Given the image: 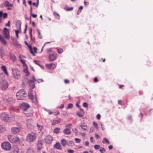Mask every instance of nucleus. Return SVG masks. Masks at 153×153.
I'll return each mask as SVG.
<instances>
[{
  "mask_svg": "<svg viewBox=\"0 0 153 153\" xmlns=\"http://www.w3.org/2000/svg\"><path fill=\"white\" fill-rule=\"evenodd\" d=\"M19 58L20 59V62L22 63L23 65L24 66H26L27 65L25 63L26 60L25 59H21V55H19Z\"/></svg>",
  "mask_w": 153,
  "mask_h": 153,
  "instance_id": "c756f323",
  "label": "nucleus"
},
{
  "mask_svg": "<svg viewBox=\"0 0 153 153\" xmlns=\"http://www.w3.org/2000/svg\"><path fill=\"white\" fill-rule=\"evenodd\" d=\"M31 15L32 16L33 18H36L37 16V15L36 14H33V13H31Z\"/></svg>",
  "mask_w": 153,
  "mask_h": 153,
  "instance_id": "052dcab7",
  "label": "nucleus"
},
{
  "mask_svg": "<svg viewBox=\"0 0 153 153\" xmlns=\"http://www.w3.org/2000/svg\"><path fill=\"white\" fill-rule=\"evenodd\" d=\"M0 55L2 56H4L5 55L4 50L2 47L0 48Z\"/></svg>",
  "mask_w": 153,
  "mask_h": 153,
  "instance_id": "c85d7f7f",
  "label": "nucleus"
},
{
  "mask_svg": "<svg viewBox=\"0 0 153 153\" xmlns=\"http://www.w3.org/2000/svg\"><path fill=\"white\" fill-rule=\"evenodd\" d=\"M0 41L4 45L7 44V42L2 37L1 35H0Z\"/></svg>",
  "mask_w": 153,
  "mask_h": 153,
  "instance_id": "cd10ccee",
  "label": "nucleus"
},
{
  "mask_svg": "<svg viewBox=\"0 0 153 153\" xmlns=\"http://www.w3.org/2000/svg\"><path fill=\"white\" fill-rule=\"evenodd\" d=\"M102 142L104 144L106 143L107 144H110V142L105 137L103 139Z\"/></svg>",
  "mask_w": 153,
  "mask_h": 153,
  "instance_id": "a878e982",
  "label": "nucleus"
},
{
  "mask_svg": "<svg viewBox=\"0 0 153 153\" xmlns=\"http://www.w3.org/2000/svg\"><path fill=\"white\" fill-rule=\"evenodd\" d=\"M4 6L5 7H7V10H11L13 6V4L10 3L8 1H5L4 4Z\"/></svg>",
  "mask_w": 153,
  "mask_h": 153,
  "instance_id": "0eeeda50",
  "label": "nucleus"
},
{
  "mask_svg": "<svg viewBox=\"0 0 153 153\" xmlns=\"http://www.w3.org/2000/svg\"><path fill=\"white\" fill-rule=\"evenodd\" d=\"M47 111L48 112V114L49 115H51L53 113V112L50 110H47Z\"/></svg>",
  "mask_w": 153,
  "mask_h": 153,
  "instance_id": "69168bd1",
  "label": "nucleus"
},
{
  "mask_svg": "<svg viewBox=\"0 0 153 153\" xmlns=\"http://www.w3.org/2000/svg\"><path fill=\"white\" fill-rule=\"evenodd\" d=\"M65 9L67 11H69L72 10L73 9V7H71L70 8H68V7H65Z\"/></svg>",
  "mask_w": 153,
  "mask_h": 153,
  "instance_id": "ea45409f",
  "label": "nucleus"
},
{
  "mask_svg": "<svg viewBox=\"0 0 153 153\" xmlns=\"http://www.w3.org/2000/svg\"><path fill=\"white\" fill-rule=\"evenodd\" d=\"M15 100L12 98H10L6 100V102L9 103L10 104H12L15 102Z\"/></svg>",
  "mask_w": 153,
  "mask_h": 153,
  "instance_id": "f3484780",
  "label": "nucleus"
},
{
  "mask_svg": "<svg viewBox=\"0 0 153 153\" xmlns=\"http://www.w3.org/2000/svg\"><path fill=\"white\" fill-rule=\"evenodd\" d=\"M84 130L86 131L87 130L88 127L87 125L85 123L82 124L80 126Z\"/></svg>",
  "mask_w": 153,
  "mask_h": 153,
  "instance_id": "393cba45",
  "label": "nucleus"
},
{
  "mask_svg": "<svg viewBox=\"0 0 153 153\" xmlns=\"http://www.w3.org/2000/svg\"><path fill=\"white\" fill-rule=\"evenodd\" d=\"M97 118L98 120H100L101 117V115L100 114H98L97 115Z\"/></svg>",
  "mask_w": 153,
  "mask_h": 153,
  "instance_id": "13d9d810",
  "label": "nucleus"
},
{
  "mask_svg": "<svg viewBox=\"0 0 153 153\" xmlns=\"http://www.w3.org/2000/svg\"><path fill=\"white\" fill-rule=\"evenodd\" d=\"M12 150L14 153H18L19 151V149L16 146H14Z\"/></svg>",
  "mask_w": 153,
  "mask_h": 153,
  "instance_id": "a211bd4d",
  "label": "nucleus"
},
{
  "mask_svg": "<svg viewBox=\"0 0 153 153\" xmlns=\"http://www.w3.org/2000/svg\"><path fill=\"white\" fill-rule=\"evenodd\" d=\"M0 88L2 90H6L8 88L9 83L5 80L0 79Z\"/></svg>",
  "mask_w": 153,
  "mask_h": 153,
  "instance_id": "7ed1b4c3",
  "label": "nucleus"
},
{
  "mask_svg": "<svg viewBox=\"0 0 153 153\" xmlns=\"http://www.w3.org/2000/svg\"><path fill=\"white\" fill-rule=\"evenodd\" d=\"M56 48L59 53L60 54L62 53L63 51V49L62 48Z\"/></svg>",
  "mask_w": 153,
  "mask_h": 153,
  "instance_id": "c9c22d12",
  "label": "nucleus"
},
{
  "mask_svg": "<svg viewBox=\"0 0 153 153\" xmlns=\"http://www.w3.org/2000/svg\"><path fill=\"white\" fill-rule=\"evenodd\" d=\"M67 152L68 153H74V151L71 149H68V150Z\"/></svg>",
  "mask_w": 153,
  "mask_h": 153,
  "instance_id": "09e8293b",
  "label": "nucleus"
},
{
  "mask_svg": "<svg viewBox=\"0 0 153 153\" xmlns=\"http://www.w3.org/2000/svg\"><path fill=\"white\" fill-rule=\"evenodd\" d=\"M28 96L29 98L31 100H33L34 98V96L33 94L32 91V90H30L28 93Z\"/></svg>",
  "mask_w": 153,
  "mask_h": 153,
  "instance_id": "aec40b11",
  "label": "nucleus"
},
{
  "mask_svg": "<svg viewBox=\"0 0 153 153\" xmlns=\"http://www.w3.org/2000/svg\"><path fill=\"white\" fill-rule=\"evenodd\" d=\"M46 66L48 69H53L55 67V65L53 63L47 64Z\"/></svg>",
  "mask_w": 153,
  "mask_h": 153,
  "instance_id": "2eb2a0df",
  "label": "nucleus"
},
{
  "mask_svg": "<svg viewBox=\"0 0 153 153\" xmlns=\"http://www.w3.org/2000/svg\"><path fill=\"white\" fill-rule=\"evenodd\" d=\"M15 31L16 33V37L18 38V33H19V31L18 30H15Z\"/></svg>",
  "mask_w": 153,
  "mask_h": 153,
  "instance_id": "6e6d98bb",
  "label": "nucleus"
},
{
  "mask_svg": "<svg viewBox=\"0 0 153 153\" xmlns=\"http://www.w3.org/2000/svg\"><path fill=\"white\" fill-rule=\"evenodd\" d=\"M49 60L51 61L55 60L57 58V54L55 53H51L49 56Z\"/></svg>",
  "mask_w": 153,
  "mask_h": 153,
  "instance_id": "9d476101",
  "label": "nucleus"
},
{
  "mask_svg": "<svg viewBox=\"0 0 153 153\" xmlns=\"http://www.w3.org/2000/svg\"><path fill=\"white\" fill-rule=\"evenodd\" d=\"M10 57L13 61H15L16 60V57L13 53H10Z\"/></svg>",
  "mask_w": 153,
  "mask_h": 153,
  "instance_id": "6ab92c4d",
  "label": "nucleus"
},
{
  "mask_svg": "<svg viewBox=\"0 0 153 153\" xmlns=\"http://www.w3.org/2000/svg\"><path fill=\"white\" fill-rule=\"evenodd\" d=\"M3 17L4 19L6 18L7 16V13H4L3 15Z\"/></svg>",
  "mask_w": 153,
  "mask_h": 153,
  "instance_id": "864d4df0",
  "label": "nucleus"
},
{
  "mask_svg": "<svg viewBox=\"0 0 153 153\" xmlns=\"http://www.w3.org/2000/svg\"><path fill=\"white\" fill-rule=\"evenodd\" d=\"M5 130V128L4 127H3L1 126H0V133L2 132Z\"/></svg>",
  "mask_w": 153,
  "mask_h": 153,
  "instance_id": "58836bf2",
  "label": "nucleus"
},
{
  "mask_svg": "<svg viewBox=\"0 0 153 153\" xmlns=\"http://www.w3.org/2000/svg\"><path fill=\"white\" fill-rule=\"evenodd\" d=\"M33 121L32 120H27V126L28 127H30V126H32L33 125Z\"/></svg>",
  "mask_w": 153,
  "mask_h": 153,
  "instance_id": "dca6fc26",
  "label": "nucleus"
},
{
  "mask_svg": "<svg viewBox=\"0 0 153 153\" xmlns=\"http://www.w3.org/2000/svg\"><path fill=\"white\" fill-rule=\"evenodd\" d=\"M2 149L5 150H9L11 148L10 144L8 142H5L1 144Z\"/></svg>",
  "mask_w": 153,
  "mask_h": 153,
  "instance_id": "423d86ee",
  "label": "nucleus"
},
{
  "mask_svg": "<svg viewBox=\"0 0 153 153\" xmlns=\"http://www.w3.org/2000/svg\"><path fill=\"white\" fill-rule=\"evenodd\" d=\"M83 106L84 107L87 108L88 107V104L86 102H85L83 103Z\"/></svg>",
  "mask_w": 153,
  "mask_h": 153,
  "instance_id": "603ef678",
  "label": "nucleus"
},
{
  "mask_svg": "<svg viewBox=\"0 0 153 153\" xmlns=\"http://www.w3.org/2000/svg\"><path fill=\"white\" fill-rule=\"evenodd\" d=\"M37 127L39 128V130L41 131L42 129V127L41 125H39L38 123H37Z\"/></svg>",
  "mask_w": 153,
  "mask_h": 153,
  "instance_id": "79ce46f5",
  "label": "nucleus"
},
{
  "mask_svg": "<svg viewBox=\"0 0 153 153\" xmlns=\"http://www.w3.org/2000/svg\"><path fill=\"white\" fill-rule=\"evenodd\" d=\"M100 151L101 153H103L105 152V150L104 148H102L100 149Z\"/></svg>",
  "mask_w": 153,
  "mask_h": 153,
  "instance_id": "a18cd8bd",
  "label": "nucleus"
},
{
  "mask_svg": "<svg viewBox=\"0 0 153 153\" xmlns=\"http://www.w3.org/2000/svg\"><path fill=\"white\" fill-rule=\"evenodd\" d=\"M61 122L60 119H59L57 120H53L52 122V125H55L56 124H58L59 123H60Z\"/></svg>",
  "mask_w": 153,
  "mask_h": 153,
  "instance_id": "5701e85b",
  "label": "nucleus"
},
{
  "mask_svg": "<svg viewBox=\"0 0 153 153\" xmlns=\"http://www.w3.org/2000/svg\"><path fill=\"white\" fill-rule=\"evenodd\" d=\"M64 82L65 83L67 84L69 82V81L67 79H65L64 80Z\"/></svg>",
  "mask_w": 153,
  "mask_h": 153,
  "instance_id": "e2e57ef3",
  "label": "nucleus"
},
{
  "mask_svg": "<svg viewBox=\"0 0 153 153\" xmlns=\"http://www.w3.org/2000/svg\"><path fill=\"white\" fill-rule=\"evenodd\" d=\"M12 75L13 78L16 80H19L21 78L20 71L17 69H12Z\"/></svg>",
  "mask_w": 153,
  "mask_h": 153,
  "instance_id": "20e7f679",
  "label": "nucleus"
},
{
  "mask_svg": "<svg viewBox=\"0 0 153 153\" xmlns=\"http://www.w3.org/2000/svg\"><path fill=\"white\" fill-rule=\"evenodd\" d=\"M54 148L57 149L61 150L62 149V148L59 142H57L53 146Z\"/></svg>",
  "mask_w": 153,
  "mask_h": 153,
  "instance_id": "ddd939ff",
  "label": "nucleus"
},
{
  "mask_svg": "<svg viewBox=\"0 0 153 153\" xmlns=\"http://www.w3.org/2000/svg\"><path fill=\"white\" fill-rule=\"evenodd\" d=\"M29 105L27 103H23L21 104L20 108L24 111L26 110L29 107Z\"/></svg>",
  "mask_w": 153,
  "mask_h": 153,
  "instance_id": "f8f14e48",
  "label": "nucleus"
},
{
  "mask_svg": "<svg viewBox=\"0 0 153 153\" xmlns=\"http://www.w3.org/2000/svg\"><path fill=\"white\" fill-rule=\"evenodd\" d=\"M4 115L3 117V120L6 122H9V118L10 115L8 114H6L5 113H4L3 114Z\"/></svg>",
  "mask_w": 153,
  "mask_h": 153,
  "instance_id": "4468645a",
  "label": "nucleus"
},
{
  "mask_svg": "<svg viewBox=\"0 0 153 153\" xmlns=\"http://www.w3.org/2000/svg\"><path fill=\"white\" fill-rule=\"evenodd\" d=\"M8 122H13L15 120V117L13 115H10L9 118Z\"/></svg>",
  "mask_w": 153,
  "mask_h": 153,
  "instance_id": "b1692460",
  "label": "nucleus"
},
{
  "mask_svg": "<svg viewBox=\"0 0 153 153\" xmlns=\"http://www.w3.org/2000/svg\"><path fill=\"white\" fill-rule=\"evenodd\" d=\"M10 21H9L8 22V23L6 24L5 26H6L10 27Z\"/></svg>",
  "mask_w": 153,
  "mask_h": 153,
  "instance_id": "5fc2aeb1",
  "label": "nucleus"
},
{
  "mask_svg": "<svg viewBox=\"0 0 153 153\" xmlns=\"http://www.w3.org/2000/svg\"><path fill=\"white\" fill-rule=\"evenodd\" d=\"M8 138L9 141L12 143H17L19 141V139L17 137L14 136L12 135H9L8 136Z\"/></svg>",
  "mask_w": 153,
  "mask_h": 153,
  "instance_id": "39448f33",
  "label": "nucleus"
},
{
  "mask_svg": "<svg viewBox=\"0 0 153 153\" xmlns=\"http://www.w3.org/2000/svg\"><path fill=\"white\" fill-rule=\"evenodd\" d=\"M93 124L94 126L97 128H98V126L97 123L95 122H94L93 123Z\"/></svg>",
  "mask_w": 153,
  "mask_h": 153,
  "instance_id": "c03bdc74",
  "label": "nucleus"
},
{
  "mask_svg": "<svg viewBox=\"0 0 153 153\" xmlns=\"http://www.w3.org/2000/svg\"><path fill=\"white\" fill-rule=\"evenodd\" d=\"M26 95V92L24 89L20 90L16 94L17 99L18 100H25Z\"/></svg>",
  "mask_w": 153,
  "mask_h": 153,
  "instance_id": "f03ea898",
  "label": "nucleus"
},
{
  "mask_svg": "<svg viewBox=\"0 0 153 153\" xmlns=\"http://www.w3.org/2000/svg\"><path fill=\"white\" fill-rule=\"evenodd\" d=\"M73 107V105L71 103H69L68 105L67 108H72Z\"/></svg>",
  "mask_w": 153,
  "mask_h": 153,
  "instance_id": "49530a36",
  "label": "nucleus"
},
{
  "mask_svg": "<svg viewBox=\"0 0 153 153\" xmlns=\"http://www.w3.org/2000/svg\"><path fill=\"white\" fill-rule=\"evenodd\" d=\"M22 129L20 127H13L11 128L12 132L14 134L19 133Z\"/></svg>",
  "mask_w": 153,
  "mask_h": 153,
  "instance_id": "6e6552de",
  "label": "nucleus"
},
{
  "mask_svg": "<svg viewBox=\"0 0 153 153\" xmlns=\"http://www.w3.org/2000/svg\"><path fill=\"white\" fill-rule=\"evenodd\" d=\"M34 62L36 64H37V65L39 66H40L41 67H43L42 66H41V65H40V64H39V63L38 62V61H36V60H34Z\"/></svg>",
  "mask_w": 153,
  "mask_h": 153,
  "instance_id": "4d7b16f0",
  "label": "nucleus"
},
{
  "mask_svg": "<svg viewBox=\"0 0 153 153\" xmlns=\"http://www.w3.org/2000/svg\"><path fill=\"white\" fill-rule=\"evenodd\" d=\"M75 141L77 143H79L81 141L80 139L78 138H75Z\"/></svg>",
  "mask_w": 153,
  "mask_h": 153,
  "instance_id": "8fccbe9b",
  "label": "nucleus"
},
{
  "mask_svg": "<svg viewBox=\"0 0 153 153\" xmlns=\"http://www.w3.org/2000/svg\"><path fill=\"white\" fill-rule=\"evenodd\" d=\"M33 149L31 148L28 149L27 151V153H33Z\"/></svg>",
  "mask_w": 153,
  "mask_h": 153,
  "instance_id": "e433bc0d",
  "label": "nucleus"
},
{
  "mask_svg": "<svg viewBox=\"0 0 153 153\" xmlns=\"http://www.w3.org/2000/svg\"><path fill=\"white\" fill-rule=\"evenodd\" d=\"M83 6H81L80 7L77 11V15H79L80 13L81 12L82 10L83 9Z\"/></svg>",
  "mask_w": 153,
  "mask_h": 153,
  "instance_id": "4c0bfd02",
  "label": "nucleus"
},
{
  "mask_svg": "<svg viewBox=\"0 0 153 153\" xmlns=\"http://www.w3.org/2000/svg\"><path fill=\"white\" fill-rule=\"evenodd\" d=\"M25 114L27 116H28V117L31 116L32 115V113H25Z\"/></svg>",
  "mask_w": 153,
  "mask_h": 153,
  "instance_id": "bf43d9fd",
  "label": "nucleus"
},
{
  "mask_svg": "<svg viewBox=\"0 0 153 153\" xmlns=\"http://www.w3.org/2000/svg\"><path fill=\"white\" fill-rule=\"evenodd\" d=\"M61 143L63 146H65L67 144V141L64 139L62 140Z\"/></svg>",
  "mask_w": 153,
  "mask_h": 153,
  "instance_id": "7c9ffc66",
  "label": "nucleus"
},
{
  "mask_svg": "<svg viewBox=\"0 0 153 153\" xmlns=\"http://www.w3.org/2000/svg\"><path fill=\"white\" fill-rule=\"evenodd\" d=\"M89 145V142L88 141H86L85 143V145L86 146H88Z\"/></svg>",
  "mask_w": 153,
  "mask_h": 153,
  "instance_id": "774afa93",
  "label": "nucleus"
},
{
  "mask_svg": "<svg viewBox=\"0 0 153 153\" xmlns=\"http://www.w3.org/2000/svg\"><path fill=\"white\" fill-rule=\"evenodd\" d=\"M53 140V137L52 136L50 135L46 136L45 138V141L47 144L51 143Z\"/></svg>",
  "mask_w": 153,
  "mask_h": 153,
  "instance_id": "1a4fd4ad",
  "label": "nucleus"
},
{
  "mask_svg": "<svg viewBox=\"0 0 153 153\" xmlns=\"http://www.w3.org/2000/svg\"><path fill=\"white\" fill-rule=\"evenodd\" d=\"M25 72L26 73L27 75H29L30 74L29 72L27 70H25Z\"/></svg>",
  "mask_w": 153,
  "mask_h": 153,
  "instance_id": "338daca9",
  "label": "nucleus"
},
{
  "mask_svg": "<svg viewBox=\"0 0 153 153\" xmlns=\"http://www.w3.org/2000/svg\"><path fill=\"white\" fill-rule=\"evenodd\" d=\"M54 15L55 16L56 18L58 19H60V16L56 12H54L53 13Z\"/></svg>",
  "mask_w": 153,
  "mask_h": 153,
  "instance_id": "2f4dec72",
  "label": "nucleus"
},
{
  "mask_svg": "<svg viewBox=\"0 0 153 153\" xmlns=\"http://www.w3.org/2000/svg\"><path fill=\"white\" fill-rule=\"evenodd\" d=\"M60 130V128H56L53 130V132L56 134H58Z\"/></svg>",
  "mask_w": 153,
  "mask_h": 153,
  "instance_id": "72a5a7b5",
  "label": "nucleus"
},
{
  "mask_svg": "<svg viewBox=\"0 0 153 153\" xmlns=\"http://www.w3.org/2000/svg\"><path fill=\"white\" fill-rule=\"evenodd\" d=\"M64 107V105L63 104H61L59 107V108H62Z\"/></svg>",
  "mask_w": 153,
  "mask_h": 153,
  "instance_id": "0e129e2a",
  "label": "nucleus"
},
{
  "mask_svg": "<svg viewBox=\"0 0 153 153\" xmlns=\"http://www.w3.org/2000/svg\"><path fill=\"white\" fill-rule=\"evenodd\" d=\"M84 114V112H78L77 113V114L78 115V116L79 117H82Z\"/></svg>",
  "mask_w": 153,
  "mask_h": 153,
  "instance_id": "f704fd0d",
  "label": "nucleus"
},
{
  "mask_svg": "<svg viewBox=\"0 0 153 153\" xmlns=\"http://www.w3.org/2000/svg\"><path fill=\"white\" fill-rule=\"evenodd\" d=\"M32 30L31 29H30V37L32 41L34 42L35 41V39L34 37H32Z\"/></svg>",
  "mask_w": 153,
  "mask_h": 153,
  "instance_id": "473e14b6",
  "label": "nucleus"
},
{
  "mask_svg": "<svg viewBox=\"0 0 153 153\" xmlns=\"http://www.w3.org/2000/svg\"><path fill=\"white\" fill-rule=\"evenodd\" d=\"M1 68L2 71L4 73L7 75H8L9 74L7 72L6 68L4 65L2 66L1 67Z\"/></svg>",
  "mask_w": 153,
  "mask_h": 153,
  "instance_id": "412c9836",
  "label": "nucleus"
},
{
  "mask_svg": "<svg viewBox=\"0 0 153 153\" xmlns=\"http://www.w3.org/2000/svg\"><path fill=\"white\" fill-rule=\"evenodd\" d=\"M43 141L42 140H39L38 143V146L39 149L43 145Z\"/></svg>",
  "mask_w": 153,
  "mask_h": 153,
  "instance_id": "bb28decb",
  "label": "nucleus"
},
{
  "mask_svg": "<svg viewBox=\"0 0 153 153\" xmlns=\"http://www.w3.org/2000/svg\"><path fill=\"white\" fill-rule=\"evenodd\" d=\"M39 3V0H37L36 4L35 2H33V4L34 6H36V7H37L38 6Z\"/></svg>",
  "mask_w": 153,
  "mask_h": 153,
  "instance_id": "a19ab883",
  "label": "nucleus"
},
{
  "mask_svg": "<svg viewBox=\"0 0 153 153\" xmlns=\"http://www.w3.org/2000/svg\"><path fill=\"white\" fill-rule=\"evenodd\" d=\"M72 126V125L71 124H68L65 126V127H67V128H69V129L71 128Z\"/></svg>",
  "mask_w": 153,
  "mask_h": 153,
  "instance_id": "37998d69",
  "label": "nucleus"
},
{
  "mask_svg": "<svg viewBox=\"0 0 153 153\" xmlns=\"http://www.w3.org/2000/svg\"><path fill=\"white\" fill-rule=\"evenodd\" d=\"M3 32L5 38L7 39H9L10 38V34L9 30L7 27L4 28Z\"/></svg>",
  "mask_w": 153,
  "mask_h": 153,
  "instance_id": "9b49d317",
  "label": "nucleus"
},
{
  "mask_svg": "<svg viewBox=\"0 0 153 153\" xmlns=\"http://www.w3.org/2000/svg\"><path fill=\"white\" fill-rule=\"evenodd\" d=\"M60 113L58 111H57L54 114V115L55 116H57Z\"/></svg>",
  "mask_w": 153,
  "mask_h": 153,
  "instance_id": "680f3d73",
  "label": "nucleus"
},
{
  "mask_svg": "<svg viewBox=\"0 0 153 153\" xmlns=\"http://www.w3.org/2000/svg\"><path fill=\"white\" fill-rule=\"evenodd\" d=\"M37 135L34 132H31L27 134L26 137V141L29 143L34 142L36 139Z\"/></svg>",
  "mask_w": 153,
  "mask_h": 153,
  "instance_id": "f257e3e1",
  "label": "nucleus"
},
{
  "mask_svg": "<svg viewBox=\"0 0 153 153\" xmlns=\"http://www.w3.org/2000/svg\"><path fill=\"white\" fill-rule=\"evenodd\" d=\"M64 133L66 135H69L71 134V131L70 129L68 128H66L63 131Z\"/></svg>",
  "mask_w": 153,
  "mask_h": 153,
  "instance_id": "4be33fe9",
  "label": "nucleus"
},
{
  "mask_svg": "<svg viewBox=\"0 0 153 153\" xmlns=\"http://www.w3.org/2000/svg\"><path fill=\"white\" fill-rule=\"evenodd\" d=\"M100 147V146L99 145H96L94 146V148L96 149H99Z\"/></svg>",
  "mask_w": 153,
  "mask_h": 153,
  "instance_id": "3c124183",
  "label": "nucleus"
},
{
  "mask_svg": "<svg viewBox=\"0 0 153 153\" xmlns=\"http://www.w3.org/2000/svg\"><path fill=\"white\" fill-rule=\"evenodd\" d=\"M29 48L30 50V53L33 54V56H35V53H34V52L32 49L31 46H30V47Z\"/></svg>",
  "mask_w": 153,
  "mask_h": 153,
  "instance_id": "de8ad7c7",
  "label": "nucleus"
}]
</instances>
